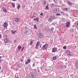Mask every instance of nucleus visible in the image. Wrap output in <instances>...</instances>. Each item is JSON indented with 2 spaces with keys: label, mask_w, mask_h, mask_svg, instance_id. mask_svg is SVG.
Segmentation results:
<instances>
[{
  "label": "nucleus",
  "mask_w": 78,
  "mask_h": 78,
  "mask_svg": "<svg viewBox=\"0 0 78 78\" xmlns=\"http://www.w3.org/2000/svg\"><path fill=\"white\" fill-rule=\"evenodd\" d=\"M31 34V30L30 29L27 28L26 29V31L25 34H26L27 35H28Z\"/></svg>",
  "instance_id": "1"
},
{
  "label": "nucleus",
  "mask_w": 78,
  "mask_h": 78,
  "mask_svg": "<svg viewBox=\"0 0 78 78\" xmlns=\"http://www.w3.org/2000/svg\"><path fill=\"white\" fill-rule=\"evenodd\" d=\"M66 28H69L70 26V22H68L66 23Z\"/></svg>",
  "instance_id": "2"
},
{
  "label": "nucleus",
  "mask_w": 78,
  "mask_h": 78,
  "mask_svg": "<svg viewBox=\"0 0 78 78\" xmlns=\"http://www.w3.org/2000/svg\"><path fill=\"white\" fill-rule=\"evenodd\" d=\"M47 47H48V44H45L43 46L42 48L44 50H47Z\"/></svg>",
  "instance_id": "3"
},
{
  "label": "nucleus",
  "mask_w": 78,
  "mask_h": 78,
  "mask_svg": "<svg viewBox=\"0 0 78 78\" xmlns=\"http://www.w3.org/2000/svg\"><path fill=\"white\" fill-rule=\"evenodd\" d=\"M59 12V10L58 9H55L54 10V13H58Z\"/></svg>",
  "instance_id": "4"
},
{
  "label": "nucleus",
  "mask_w": 78,
  "mask_h": 78,
  "mask_svg": "<svg viewBox=\"0 0 78 78\" xmlns=\"http://www.w3.org/2000/svg\"><path fill=\"white\" fill-rule=\"evenodd\" d=\"M66 53L69 56H70L72 55V53L69 51H66Z\"/></svg>",
  "instance_id": "5"
},
{
  "label": "nucleus",
  "mask_w": 78,
  "mask_h": 78,
  "mask_svg": "<svg viewBox=\"0 0 78 78\" xmlns=\"http://www.w3.org/2000/svg\"><path fill=\"white\" fill-rule=\"evenodd\" d=\"M34 74H30L29 76V78H34Z\"/></svg>",
  "instance_id": "6"
},
{
  "label": "nucleus",
  "mask_w": 78,
  "mask_h": 78,
  "mask_svg": "<svg viewBox=\"0 0 78 78\" xmlns=\"http://www.w3.org/2000/svg\"><path fill=\"white\" fill-rule=\"evenodd\" d=\"M31 62V60L30 59H28L27 61L25 63V64L27 65L28 63H30Z\"/></svg>",
  "instance_id": "7"
},
{
  "label": "nucleus",
  "mask_w": 78,
  "mask_h": 78,
  "mask_svg": "<svg viewBox=\"0 0 78 78\" xmlns=\"http://www.w3.org/2000/svg\"><path fill=\"white\" fill-rule=\"evenodd\" d=\"M39 41H38L36 45L35 48L37 49V48L39 47Z\"/></svg>",
  "instance_id": "8"
},
{
  "label": "nucleus",
  "mask_w": 78,
  "mask_h": 78,
  "mask_svg": "<svg viewBox=\"0 0 78 78\" xmlns=\"http://www.w3.org/2000/svg\"><path fill=\"white\" fill-rule=\"evenodd\" d=\"M39 37L40 38H41V39H42L44 37V35H43V34H41V33L39 34Z\"/></svg>",
  "instance_id": "9"
},
{
  "label": "nucleus",
  "mask_w": 78,
  "mask_h": 78,
  "mask_svg": "<svg viewBox=\"0 0 78 78\" xmlns=\"http://www.w3.org/2000/svg\"><path fill=\"white\" fill-rule=\"evenodd\" d=\"M7 26H8V23L6 22L4 23L3 24L4 27H6Z\"/></svg>",
  "instance_id": "10"
},
{
  "label": "nucleus",
  "mask_w": 78,
  "mask_h": 78,
  "mask_svg": "<svg viewBox=\"0 0 78 78\" xmlns=\"http://www.w3.org/2000/svg\"><path fill=\"white\" fill-rule=\"evenodd\" d=\"M56 51V49L55 48H52V52L55 53Z\"/></svg>",
  "instance_id": "11"
},
{
  "label": "nucleus",
  "mask_w": 78,
  "mask_h": 78,
  "mask_svg": "<svg viewBox=\"0 0 78 78\" xmlns=\"http://www.w3.org/2000/svg\"><path fill=\"white\" fill-rule=\"evenodd\" d=\"M15 19V22H19L20 20H19V19L18 18H16Z\"/></svg>",
  "instance_id": "12"
},
{
  "label": "nucleus",
  "mask_w": 78,
  "mask_h": 78,
  "mask_svg": "<svg viewBox=\"0 0 78 78\" xmlns=\"http://www.w3.org/2000/svg\"><path fill=\"white\" fill-rule=\"evenodd\" d=\"M50 17H51V18H52V19H56V17L55 16H50Z\"/></svg>",
  "instance_id": "13"
},
{
  "label": "nucleus",
  "mask_w": 78,
  "mask_h": 78,
  "mask_svg": "<svg viewBox=\"0 0 78 78\" xmlns=\"http://www.w3.org/2000/svg\"><path fill=\"white\" fill-rule=\"evenodd\" d=\"M4 42L5 43H7L8 42V40L7 38H5L4 39Z\"/></svg>",
  "instance_id": "14"
},
{
  "label": "nucleus",
  "mask_w": 78,
  "mask_h": 78,
  "mask_svg": "<svg viewBox=\"0 0 78 78\" xmlns=\"http://www.w3.org/2000/svg\"><path fill=\"white\" fill-rule=\"evenodd\" d=\"M34 21H37V22H39V18H36L34 19Z\"/></svg>",
  "instance_id": "15"
},
{
  "label": "nucleus",
  "mask_w": 78,
  "mask_h": 78,
  "mask_svg": "<svg viewBox=\"0 0 78 78\" xmlns=\"http://www.w3.org/2000/svg\"><path fill=\"white\" fill-rule=\"evenodd\" d=\"M61 12L62 14V15H63V16H66V13H65V12H64L63 11Z\"/></svg>",
  "instance_id": "16"
},
{
  "label": "nucleus",
  "mask_w": 78,
  "mask_h": 78,
  "mask_svg": "<svg viewBox=\"0 0 78 78\" xmlns=\"http://www.w3.org/2000/svg\"><path fill=\"white\" fill-rule=\"evenodd\" d=\"M2 9L4 10L5 12H6V9L5 8L3 7L2 8Z\"/></svg>",
  "instance_id": "17"
},
{
  "label": "nucleus",
  "mask_w": 78,
  "mask_h": 78,
  "mask_svg": "<svg viewBox=\"0 0 78 78\" xmlns=\"http://www.w3.org/2000/svg\"><path fill=\"white\" fill-rule=\"evenodd\" d=\"M20 8V5L18 4V6L17 7V9H19Z\"/></svg>",
  "instance_id": "18"
},
{
  "label": "nucleus",
  "mask_w": 78,
  "mask_h": 78,
  "mask_svg": "<svg viewBox=\"0 0 78 78\" xmlns=\"http://www.w3.org/2000/svg\"><path fill=\"white\" fill-rule=\"evenodd\" d=\"M68 5H69V6H70V5H72V3H71L70 2L68 1Z\"/></svg>",
  "instance_id": "19"
},
{
  "label": "nucleus",
  "mask_w": 78,
  "mask_h": 78,
  "mask_svg": "<svg viewBox=\"0 0 78 78\" xmlns=\"http://www.w3.org/2000/svg\"><path fill=\"white\" fill-rule=\"evenodd\" d=\"M48 21V22L50 23V22H51L53 21V20L51 19L50 18L49 19Z\"/></svg>",
  "instance_id": "20"
},
{
  "label": "nucleus",
  "mask_w": 78,
  "mask_h": 78,
  "mask_svg": "<svg viewBox=\"0 0 78 78\" xmlns=\"http://www.w3.org/2000/svg\"><path fill=\"white\" fill-rule=\"evenodd\" d=\"M18 67L19 68H21L22 67V65H21V64L19 63L18 64Z\"/></svg>",
  "instance_id": "21"
},
{
  "label": "nucleus",
  "mask_w": 78,
  "mask_h": 78,
  "mask_svg": "<svg viewBox=\"0 0 78 78\" xmlns=\"http://www.w3.org/2000/svg\"><path fill=\"white\" fill-rule=\"evenodd\" d=\"M11 32L13 34H15V33H16V31L15 30H13L11 31Z\"/></svg>",
  "instance_id": "22"
},
{
  "label": "nucleus",
  "mask_w": 78,
  "mask_h": 78,
  "mask_svg": "<svg viewBox=\"0 0 78 78\" xmlns=\"http://www.w3.org/2000/svg\"><path fill=\"white\" fill-rule=\"evenodd\" d=\"M70 32L71 33H73V32H74V31H73V29H70Z\"/></svg>",
  "instance_id": "23"
},
{
  "label": "nucleus",
  "mask_w": 78,
  "mask_h": 78,
  "mask_svg": "<svg viewBox=\"0 0 78 78\" xmlns=\"http://www.w3.org/2000/svg\"><path fill=\"white\" fill-rule=\"evenodd\" d=\"M33 41H31L30 45H32V44H33Z\"/></svg>",
  "instance_id": "24"
},
{
  "label": "nucleus",
  "mask_w": 78,
  "mask_h": 78,
  "mask_svg": "<svg viewBox=\"0 0 78 78\" xmlns=\"http://www.w3.org/2000/svg\"><path fill=\"white\" fill-rule=\"evenodd\" d=\"M53 60H56V57H54L53 58Z\"/></svg>",
  "instance_id": "25"
},
{
  "label": "nucleus",
  "mask_w": 78,
  "mask_h": 78,
  "mask_svg": "<svg viewBox=\"0 0 78 78\" xmlns=\"http://www.w3.org/2000/svg\"><path fill=\"white\" fill-rule=\"evenodd\" d=\"M34 27L35 29H37V27H36V25L34 24Z\"/></svg>",
  "instance_id": "26"
},
{
  "label": "nucleus",
  "mask_w": 78,
  "mask_h": 78,
  "mask_svg": "<svg viewBox=\"0 0 78 78\" xmlns=\"http://www.w3.org/2000/svg\"><path fill=\"white\" fill-rule=\"evenodd\" d=\"M76 26H78V21H76Z\"/></svg>",
  "instance_id": "27"
},
{
  "label": "nucleus",
  "mask_w": 78,
  "mask_h": 78,
  "mask_svg": "<svg viewBox=\"0 0 78 78\" xmlns=\"http://www.w3.org/2000/svg\"><path fill=\"white\" fill-rule=\"evenodd\" d=\"M63 49H64V50H66V46H64L63 48Z\"/></svg>",
  "instance_id": "28"
},
{
  "label": "nucleus",
  "mask_w": 78,
  "mask_h": 78,
  "mask_svg": "<svg viewBox=\"0 0 78 78\" xmlns=\"http://www.w3.org/2000/svg\"><path fill=\"white\" fill-rule=\"evenodd\" d=\"M43 5H46V2L45 1H44L43 3Z\"/></svg>",
  "instance_id": "29"
},
{
  "label": "nucleus",
  "mask_w": 78,
  "mask_h": 78,
  "mask_svg": "<svg viewBox=\"0 0 78 78\" xmlns=\"http://www.w3.org/2000/svg\"><path fill=\"white\" fill-rule=\"evenodd\" d=\"M64 9L65 11H67V9H68V8H65Z\"/></svg>",
  "instance_id": "30"
},
{
  "label": "nucleus",
  "mask_w": 78,
  "mask_h": 78,
  "mask_svg": "<svg viewBox=\"0 0 78 78\" xmlns=\"http://www.w3.org/2000/svg\"><path fill=\"white\" fill-rule=\"evenodd\" d=\"M46 9H48V6H47L46 7Z\"/></svg>",
  "instance_id": "31"
},
{
  "label": "nucleus",
  "mask_w": 78,
  "mask_h": 78,
  "mask_svg": "<svg viewBox=\"0 0 78 78\" xmlns=\"http://www.w3.org/2000/svg\"><path fill=\"white\" fill-rule=\"evenodd\" d=\"M56 15H57V16H60L61 14L59 13H57L56 14Z\"/></svg>",
  "instance_id": "32"
},
{
  "label": "nucleus",
  "mask_w": 78,
  "mask_h": 78,
  "mask_svg": "<svg viewBox=\"0 0 78 78\" xmlns=\"http://www.w3.org/2000/svg\"><path fill=\"white\" fill-rule=\"evenodd\" d=\"M12 6H15V5L14 4V3H12Z\"/></svg>",
  "instance_id": "33"
},
{
  "label": "nucleus",
  "mask_w": 78,
  "mask_h": 78,
  "mask_svg": "<svg viewBox=\"0 0 78 78\" xmlns=\"http://www.w3.org/2000/svg\"><path fill=\"white\" fill-rule=\"evenodd\" d=\"M18 48H19V50H20V48H21V46H18Z\"/></svg>",
  "instance_id": "34"
},
{
  "label": "nucleus",
  "mask_w": 78,
  "mask_h": 78,
  "mask_svg": "<svg viewBox=\"0 0 78 78\" xmlns=\"http://www.w3.org/2000/svg\"><path fill=\"white\" fill-rule=\"evenodd\" d=\"M41 16H43L44 15V14L43 13H41L40 14Z\"/></svg>",
  "instance_id": "35"
},
{
  "label": "nucleus",
  "mask_w": 78,
  "mask_h": 78,
  "mask_svg": "<svg viewBox=\"0 0 78 78\" xmlns=\"http://www.w3.org/2000/svg\"><path fill=\"white\" fill-rule=\"evenodd\" d=\"M54 30V28L52 27V28H51V30H52L53 31V30Z\"/></svg>",
  "instance_id": "36"
},
{
  "label": "nucleus",
  "mask_w": 78,
  "mask_h": 78,
  "mask_svg": "<svg viewBox=\"0 0 78 78\" xmlns=\"http://www.w3.org/2000/svg\"><path fill=\"white\" fill-rule=\"evenodd\" d=\"M43 24H42L41 25V27H43Z\"/></svg>",
  "instance_id": "37"
},
{
  "label": "nucleus",
  "mask_w": 78,
  "mask_h": 78,
  "mask_svg": "<svg viewBox=\"0 0 78 78\" xmlns=\"http://www.w3.org/2000/svg\"><path fill=\"white\" fill-rule=\"evenodd\" d=\"M21 62H22V61H23V59H21Z\"/></svg>",
  "instance_id": "38"
},
{
  "label": "nucleus",
  "mask_w": 78,
  "mask_h": 78,
  "mask_svg": "<svg viewBox=\"0 0 78 78\" xmlns=\"http://www.w3.org/2000/svg\"><path fill=\"white\" fill-rule=\"evenodd\" d=\"M50 30V29L49 28H48L47 30V31H48Z\"/></svg>",
  "instance_id": "39"
},
{
  "label": "nucleus",
  "mask_w": 78,
  "mask_h": 78,
  "mask_svg": "<svg viewBox=\"0 0 78 78\" xmlns=\"http://www.w3.org/2000/svg\"><path fill=\"white\" fill-rule=\"evenodd\" d=\"M8 33V30H6V31H5V33Z\"/></svg>",
  "instance_id": "40"
},
{
  "label": "nucleus",
  "mask_w": 78,
  "mask_h": 78,
  "mask_svg": "<svg viewBox=\"0 0 78 78\" xmlns=\"http://www.w3.org/2000/svg\"><path fill=\"white\" fill-rule=\"evenodd\" d=\"M25 8V6L23 5V8Z\"/></svg>",
  "instance_id": "41"
},
{
  "label": "nucleus",
  "mask_w": 78,
  "mask_h": 78,
  "mask_svg": "<svg viewBox=\"0 0 78 78\" xmlns=\"http://www.w3.org/2000/svg\"><path fill=\"white\" fill-rule=\"evenodd\" d=\"M35 66V64L34 63L33 64V66Z\"/></svg>",
  "instance_id": "42"
},
{
  "label": "nucleus",
  "mask_w": 78,
  "mask_h": 78,
  "mask_svg": "<svg viewBox=\"0 0 78 78\" xmlns=\"http://www.w3.org/2000/svg\"><path fill=\"white\" fill-rule=\"evenodd\" d=\"M2 61L1 60H0V63H1V62H2Z\"/></svg>",
  "instance_id": "43"
},
{
  "label": "nucleus",
  "mask_w": 78,
  "mask_h": 78,
  "mask_svg": "<svg viewBox=\"0 0 78 78\" xmlns=\"http://www.w3.org/2000/svg\"><path fill=\"white\" fill-rule=\"evenodd\" d=\"M16 42V40H14V42Z\"/></svg>",
  "instance_id": "44"
},
{
  "label": "nucleus",
  "mask_w": 78,
  "mask_h": 78,
  "mask_svg": "<svg viewBox=\"0 0 78 78\" xmlns=\"http://www.w3.org/2000/svg\"><path fill=\"white\" fill-rule=\"evenodd\" d=\"M1 38V34H0V38Z\"/></svg>",
  "instance_id": "45"
},
{
  "label": "nucleus",
  "mask_w": 78,
  "mask_h": 78,
  "mask_svg": "<svg viewBox=\"0 0 78 78\" xmlns=\"http://www.w3.org/2000/svg\"><path fill=\"white\" fill-rule=\"evenodd\" d=\"M31 18L32 19H33V17L32 16V17H31Z\"/></svg>",
  "instance_id": "46"
},
{
  "label": "nucleus",
  "mask_w": 78,
  "mask_h": 78,
  "mask_svg": "<svg viewBox=\"0 0 78 78\" xmlns=\"http://www.w3.org/2000/svg\"><path fill=\"white\" fill-rule=\"evenodd\" d=\"M1 58H2V57L0 56V59H1Z\"/></svg>",
  "instance_id": "47"
},
{
  "label": "nucleus",
  "mask_w": 78,
  "mask_h": 78,
  "mask_svg": "<svg viewBox=\"0 0 78 78\" xmlns=\"http://www.w3.org/2000/svg\"><path fill=\"white\" fill-rule=\"evenodd\" d=\"M13 1H16V0H13Z\"/></svg>",
  "instance_id": "48"
},
{
  "label": "nucleus",
  "mask_w": 78,
  "mask_h": 78,
  "mask_svg": "<svg viewBox=\"0 0 78 78\" xmlns=\"http://www.w3.org/2000/svg\"><path fill=\"white\" fill-rule=\"evenodd\" d=\"M72 36L73 37V35L72 34Z\"/></svg>",
  "instance_id": "49"
},
{
  "label": "nucleus",
  "mask_w": 78,
  "mask_h": 78,
  "mask_svg": "<svg viewBox=\"0 0 78 78\" xmlns=\"http://www.w3.org/2000/svg\"><path fill=\"white\" fill-rule=\"evenodd\" d=\"M1 70V68L0 67V70Z\"/></svg>",
  "instance_id": "50"
},
{
  "label": "nucleus",
  "mask_w": 78,
  "mask_h": 78,
  "mask_svg": "<svg viewBox=\"0 0 78 78\" xmlns=\"http://www.w3.org/2000/svg\"><path fill=\"white\" fill-rule=\"evenodd\" d=\"M52 6H53V5L52 4Z\"/></svg>",
  "instance_id": "51"
},
{
  "label": "nucleus",
  "mask_w": 78,
  "mask_h": 78,
  "mask_svg": "<svg viewBox=\"0 0 78 78\" xmlns=\"http://www.w3.org/2000/svg\"><path fill=\"white\" fill-rule=\"evenodd\" d=\"M3 0H2L3 1Z\"/></svg>",
  "instance_id": "52"
}]
</instances>
